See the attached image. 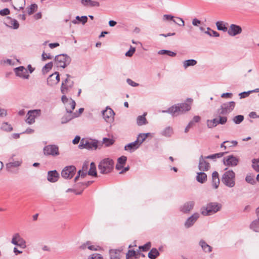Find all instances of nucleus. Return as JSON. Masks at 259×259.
<instances>
[{
  "label": "nucleus",
  "instance_id": "52",
  "mask_svg": "<svg viewBox=\"0 0 259 259\" xmlns=\"http://www.w3.org/2000/svg\"><path fill=\"white\" fill-rule=\"evenodd\" d=\"M259 162V160L257 159H253L252 160V167L256 172H259V165L257 163Z\"/></svg>",
  "mask_w": 259,
  "mask_h": 259
},
{
  "label": "nucleus",
  "instance_id": "3",
  "mask_svg": "<svg viewBox=\"0 0 259 259\" xmlns=\"http://www.w3.org/2000/svg\"><path fill=\"white\" fill-rule=\"evenodd\" d=\"M191 108V105L187 103H181L175 104L172 106V108L170 111L174 112L175 116L184 114L190 110Z\"/></svg>",
  "mask_w": 259,
  "mask_h": 259
},
{
  "label": "nucleus",
  "instance_id": "26",
  "mask_svg": "<svg viewBox=\"0 0 259 259\" xmlns=\"http://www.w3.org/2000/svg\"><path fill=\"white\" fill-rule=\"evenodd\" d=\"M174 134V130L172 127L168 126L164 128L160 132V135L165 137H171Z\"/></svg>",
  "mask_w": 259,
  "mask_h": 259
},
{
  "label": "nucleus",
  "instance_id": "7",
  "mask_svg": "<svg viewBox=\"0 0 259 259\" xmlns=\"http://www.w3.org/2000/svg\"><path fill=\"white\" fill-rule=\"evenodd\" d=\"M44 154L46 156H57L60 154L59 147L56 145H48L43 149Z\"/></svg>",
  "mask_w": 259,
  "mask_h": 259
},
{
  "label": "nucleus",
  "instance_id": "16",
  "mask_svg": "<svg viewBox=\"0 0 259 259\" xmlns=\"http://www.w3.org/2000/svg\"><path fill=\"white\" fill-rule=\"evenodd\" d=\"M102 114L106 122H112L113 121L114 112L110 108H107L106 110H103Z\"/></svg>",
  "mask_w": 259,
  "mask_h": 259
},
{
  "label": "nucleus",
  "instance_id": "41",
  "mask_svg": "<svg viewBox=\"0 0 259 259\" xmlns=\"http://www.w3.org/2000/svg\"><path fill=\"white\" fill-rule=\"evenodd\" d=\"M245 181L247 183L253 185H255L256 182V180L254 179V176L250 174L246 176Z\"/></svg>",
  "mask_w": 259,
  "mask_h": 259
},
{
  "label": "nucleus",
  "instance_id": "10",
  "mask_svg": "<svg viewBox=\"0 0 259 259\" xmlns=\"http://www.w3.org/2000/svg\"><path fill=\"white\" fill-rule=\"evenodd\" d=\"M76 167L71 165L66 166L61 172L62 177L65 179H71L76 172Z\"/></svg>",
  "mask_w": 259,
  "mask_h": 259
},
{
  "label": "nucleus",
  "instance_id": "62",
  "mask_svg": "<svg viewBox=\"0 0 259 259\" xmlns=\"http://www.w3.org/2000/svg\"><path fill=\"white\" fill-rule=\"evenodd\" d=\"M10 12L9 9L5 8L0 11V15L3 16H7L10 14Z\"/></svg>",
  "mask_w": 259,
  "mask_h": 259
},
{
  "label": "nucleus",
  "instance_id": "38",
  "mask_svg": "<svg viewBox=\"0 0 259 259\" xmlns=\"http://www.w3.org/2000/svg\"><path fill=\"white\" fill-rule=\"evenodd\" d=\"M250 228L254 232H259V219H256L251 222Z\"/></svg>",
  "mask_w": 259,
  "mask_h": 259
},
{
  "label": "nucleus",
  "instance_id": "25",
  "mask_svg": "<svg viewBox=\"0 0 259 259\" xmlns=\"http://www.w3.org/2000/svg\"><path fill=\"white\" fill-rule=\"evenodd\" d=\"M174 17L170 15L165 14V15H164L163 16V20L164 21H172L174 22L177 24L179 26H184L185 25V22H184V21L183 20V19H182L181 18H177V19H178L180 20V21L181 22V23H179L176 22V21L174 19Z\"/></svg>",
  "mask_w": 259,
  "mask_h": 259
},
{
  "label": "nucleus",
  "instance_id": "57",
  "mask_svg": "<svg viewBox=\"0 0 259 259\" xmlns=\"http://www.w3.org/2000/svg\"><path fill=\"white\" fill-rule=\"evenodd\" d=\"M143 134H140L137 138L136 141L138 142L139 145L140 146L142 143L146 140V138L145 137H143Z\"/></svg>",
  "mask_w": 259,
  "mask_h": 259
},
{
  "label": "nucleus",
  "instance_id": "30",
  "mask_svg": "<svg viewBox=\"0 0 259 259\" xmlns=\"http://www.w3.org/2000/svg\"><path fill=\"white\" fill-rule=\"evenodd\" d=\"M120 253L119 249H111L109 251L110 259H120Z\"/></svg>",
  "mask_w": 259,
  "mask_h": 259
},
{
  "label": "nucleus",
  "instance_id": "24",
  "mask_svg": "<svg viewBox=\"0 0 259 259\" xmlns=\"http://www.w3.org/2000/svg\"><path fill=\"white\" fill-rule=\"evenodd\" d=\"M220 181L219 177V174L217 171H214L212 174V185L214 189L219 187Z\"/></svg>",
  "mask_w": 259,
  "mask_h": 259
},
{
  "label": "nucleus",
  "instance_id": "49",
  "mask_svg": "<svg viewBox=\"0 0 259 259\" xmlns=\"http://www.w3.org/2000/svg\"><path fill=\"white\" fill-rule=\"evenodd\" d=\"M207 31H205V33L209 35V36H214V37H219L220 36V34L215 31L211 30L210 28L208 27Z\"/></svg>",
  "mask_w": 259,
  "mask_h": 259
},
{
  "label": "nucleus",
  "instance_id": "37",
  "mask_svg": "<svg viewBox=\"0 0 259 259\" xmlns=\"http://www.w3.org/2000/svg\"><path fill=\"white\" fill-rule=\"evenodd\" d=\"M159 255V252L156 248H153L148 253V256L150 259H156Z\"/></svg>",
  "mask_w": 259,
  "mask_h": 259
},
{
  "label": "nucleus",
  "instance_id": "1",
  "mask_svg": "<svg viewBox=\"0 0 259 259\" xmlns=\"http://www.w3.org/2000/svg\"><path fill=\"white\" fill-rule=\"evenodd\" d=\"M114 161L110 158H105L101 160L98 165V169L100 173L107 174L113 169Z\"/></svg>",
  "mask_w": 259,
  "mask_h": 259
},
{
  "label": "nucleus",
  "instance_id": "21",
  "mask_svg": "<svg viewBox=\"0 0 259 259\" xmlns=\"http://www.w3.org/2000/svg\"><path fill=\"white\" fill-rule=\"evenodd\" d=\"M59 177V173L56 170H51L48 172L47 180L51 183L57 182Z\"/></svg>",
  "mask_w": 259,
  "mask_h": 259
},
{
  "label": "nucleus",
  "instance_id": "61",
  "mask_svg": "<svg viewBox=\"0 0 259 259\" xmlns=\"http://www.w3.org/2000/svg\"><path fill=\"white\" fill-rule=\"evenodd\" d=\"M135 51V48L131 47L130 50L125 53V56L127 57H132Z\"/></svg>",
  "mask_w": 259,
  "mask_h": 259
},
{
  "label": "nucleus",
  "instance_id": "22",
  "mask_svg": "<svg viewBox=\"0 0 259 259\" xmlns=\"http://www.w3.org/2000/svg\"><path fill=\"white\" fill-rule=\"evenodd\" d=\"M13 7L14 9L17 11L23 10L25 5V0H13Z\"/></svg>",
  "mask_w": 259,
  "mask_h": 259
},
{
  "label": "nucleus",
  "instance_id": "36",
  "mask_svg": "<svg viewBox=\"0 0 259 259\" xmlns=\"http://www.w3.org/2000/svg\"><path fill=\"white\" fill-rule=\"evenodd\" d=\"M88 175L94 177H97L96 166L94 162H92L90 164V168L88 171Z\"/></svg>",
  "mask_w": 259,
  "mask_h": 259
},
{
  "label": "nucleus",
  "instance_id": "54",
  "mask_svg": "<svg viewBox=\"0 0 259 259\" xmlns=\"http://www.w3.org/2000/svg\"><path fill=\"white\" fill-rule=\"evenodd\" d=\"M76 19L77 20L78 23L80 22L84 25L88 21V17L86 16L79 17L78 16L76 17Z\"/></svg>",
  "mask_w": 259,
  "mask_h": 259
},
{
  "label": "nucleus",
  "instance_id": "35",
  "mask_svg": "<svg viewBox=\"0 0 259 259\" xmlns=\"http://www.w3.org/2000/svg\"><path fill=\"white\" fill-rule=\"evenodd\" d=\"M79 248L82 250L85 249L86 248H88L91 250H97V248L95 246L91 245V242L90 241H87V242L82 244L79 246Z\"/></svg>",
  "mask_w": 259,
  "mask_h": 259
},
{
  "label": "nucleus",
  "instance_id": "2",
  "mask_svg": "<svg viewBox=\"0 0 259 259\" xmlns=\"http://www.w3.org/2000/svg\"><path fill=\"white\" fill-rule=\"evenodd\" d=\"M222 207V205L217 202L208 203L205 207L201 209V213L203 215H210L219 211Z\"/></svg>",
  "mask_w": 259,
  "mask_h": 259
},
{
  "label": "nucleus",
  "instance_id": "63",
  "mask_svg": "<svg viewBox=\"0 0 259 259\" xmlns=\"http://www.w3.org/2000/svg\"><path fill=\"white\" fill-rule=\"evenodd\" d=\"M126 82L129 85H130L132 87H137L139 85V84L138 83L134 82V81H133L132 79H131L130 78L127 79Z\"/></svg>",
  "mask_w": 259,
  "mask_h": 259
},
{
  "label": "nucleus",
  "instance_id": "13",
  "mask_svg": "<svg viewBox=\"0 0 259 259\" xmlns=\"http://www.w3.org/2000/svg\"><path fill=\"white\" fill-rule=\"evenodd\" d=\"M210 168L209 163L205 156L201 155L199 159L198 168L201 171H208Z\"/></svg>",
  "mask_w": 259,
  "mask_h": 259
},
{
  "label": "nucleus",
  "instance_id": "51",
  "mask_svg": "<svg viewBox=\"0 0 259 259\" xmlns=\"http://www.w3.org/2000/svg\"><path fill=\"white\" fill-rule=\"evenodd\" d=\"M103 143L105 144L106 146H109L114 143V140L111 139L104 138L103 139Z\"/></svg>",
  "mask_w": 259,
  "mask_h": 259
},
{
  "label": "nucleus",
  "instance_id": "48",
  "mask_svg": "<svg viewBox=\"0 0 259 259\" xmlns=\"http://www.w3.org/2000/svg\"><path fill=\"white\" fill-rule=\"evenodd\" d=\"M88 172L82 171L81 170H79L78 171L77 175L74 178V181L76 182L78 180L79 177L81 178H84L88 174Z\"/></svg>",
  "mask_w": 259,
  "mask_h": 259
},
{
  "label": "nucleus",
  "instance_id": "23",
  "mask_svg": "<svg viewBox=\"0 0 259 259\" xmlns=\"http://www.w3.org/2000/svg\"><path fill=\"white\" fill-rule=\"evenodd\" d=\"M140 147L139 144L136 140L133 142L130 143L124 146V150L132 152Z\"/></svg>",
  "mask_w": 259,
  "mask_h": 259
},
{
  "label": "nucleus",
  "instance_id": "44",
  "mask_svg": "<svg viewBox=\"0 0 259 259\" xmlns=\"http://www.w3.org/2000/svg\"><path fill=\"white\" fill-rule=\"evenodd\" d=\"M84 110V109L82 108H81L79 109L78 110V113H74L73 114V115L71 117H70L68 119H66V120H63V121H62V123H67V122L69 121L70 120H71L72 119L75 118V117H77L78 116H79L80 114H81L82 112Z\"/></svg>",
  "mask_w": 259,
  "mask_h": 259
},
{
  "label": "nucleus",
  "instance_id": "32",
  "mask_svg": "<svg viewBox=\"0 0 259 259\" xmlns=\"http://www.w3.org/2000/svg\"><path fill=\"white\" fill-rule=\"evenodd\" d=\"M197 62L195 59H189L185 60L183 62V66L185 69L190 66H194L197 64Z\"/></svg>",
  "mask_w": 259,
  "mask_h": 259
},
{
  "label": "nucleus",
  "instance_id": "20",
  "mask_svg": "<svg viewBox=\"0 0 259 259\" xmlns=\"http://www.w3.org/2000/svg\"><path fill=\"white\" fill-rule=\"evenodd\" d=\"M194 205V201H188L180 206V210L184 213H188L193 209Z\"/></svg>",
  "mask_w": 259,
  "mask_h": 259
},
{
  "label": "nucleus",
  "instance_id": "11",
  "mask_svg": "<svg viewBox=\"0 0 259 259\" xmlns=\"http://www.w3.org/2000/svg\"><path fill=\"white\" fill-rule=\"evenodd\" d=\"M11 243L16 246L22 248L26 247L25 240L20 236L19 233H15L13 235Z\"/></svg>",
  "mask_w": 259,
  "mask_h": 259
},
{
  "label": "nucleus",
  "instance_id": "39",
  "mask_svg": "<svg viewBox=\"0 0 259 259\" xmlns=\"http://www.w3.org/2000/svg\"><path fill=\"white\" fill-rule=\"evenodd\" d=\"M226 153V152H220L218 153H215V154H211L210 155H208V156H206L205 157L207 159H210L215 160L217 158H219L222 157Z\"/></svg>",
  "mask_w": 259,
  "mask_h": 259
},
{
  "label": "nucleus",
  "instance_id": "19",
  "mask_svg": "<svg viewBox=\"0 0 259 259\" xmlns=\"http://www.w3.org/2000/svg\"><path fill=\"white\" fill-rule=\"evenodd\" d=\"M4 24L8 27L12 28L14 29H17L19 27L18 22L10 17H7L4 20Z\"/></svg>",
  "mask_w": 259,
  "mask_h": 259
},
{
  "label": "nucleus",
  "instance_id": "56",
  "mask_svg": "<svg viewBox=\"0 0 259 259\" xmlns=\"http://www.w3.org/2000/svg\"><path fill=\"white\" fill-rule=\"evenodd\" d=\"M136 252L134 250H129L126 254V259H131V257L136 256Z\"/></svg>",
  "mask_w": 259,
  "mask_h": 259
},
{
  "label": "nucleus",
  "instance_id": "45",
  "mask_svg": "<svg viewBox=\"0 0 259 259\" xmlns=\"http://www.w3.org/2000/svg\"><path fill=\"white\" fill-rule=\"evenodd\" d=\"M55 77V74H52L48 77V78H47L48 85L50 86H53L55 84H57Z\"/></svg>",
  "mask_w": 259,
  "mask_h": 259
},
{
  "label": "nucleus",
  "instance_id": "28",
  "mask_svg": "<svg viewBox=\"0 0 259 259\" xmlns=\"http://www.w3.org/2000/svg\"><path fill=\"white\" fill-rule=\"evenodd\" d=\"M202 249L206 253H210L212 251V247L209 245L204 240H201L199 243Z\"/></svg>",
  "mask_w": 259,
  "mask_h": 259
},
{
  "label": "nucleus",
  "instance_id": "33",
  "mask_svg": "<svg viewBox=\"0 0 259 259\" xmlns=\"http://www.w3.org/2000/svg\"><path fill=\"white\" fill-rule=\"evenodd\" d=\"M228 25L227 23H225L223 21H217L216 22V26L217 29L219 30H221L224 32H226L228 31V28L227 26Z\"/></svg>",
  "mask_w": 259,
  "mask_h": 259
},
{
  "label": "nucleus",
  "instance_id": "18",
  "mask_svg": "<svg viewBox=\"0 0 259 259\" xmlns=\"http://www.w3.org/2000/svg\"><path fill=\"white\" fill-rule=\"evenodd\" d=\"M16 75L20 77L28 79L29 75L27 69L23 66H19L14 69Z\"/></svg>",
  "mask_w": 259,
  "mask_h": 259
},
{
  "label": "nucleus",
  "instance_id": "15",
  "mask_svg": "<svg viewBox=\"0 0 259 259\" xmlns=\"http://www.w3.org/2000/svg\"><path fill=\"white\" fill-rule=\"evenodd\" d=\"M242 31V28L239 25L232 24L228 29V33L230 36H234L240 34Z\"/></svg>",
  "mask_w": 259,
  "mask_h": 259
},
{
  "label": "nucleus",
  "instance_id": "17",
  "mask_svg": "<svg viewBox=\"0 0 259 259\" xmlns=\"http://www.w3.org/2000/svg\"><path fill=\"white\" fill-rule=\"evenodd\" d=\"M199 217V213L198 212H195L193 213L191 216L189 217L185 222L184 226L185 228H189L193 226Z\"/></svg>",
  "mask_w": 259,
  "mask_h": 259
},
{
  "label": "nucleus",
  "instance_id": "40",
  "mask_svg": "<svg viewBox=\"0 0 259 259\" xmlns=\"http://www.w3.org/2000/svg\"><path fill=\"white\" fill-rule=\"evenodd\" d=\"M98 147V142L97 141H90L87 140V144L86 146V149L91 150V149H96Z\"/></svg>",
  "mask_w": 259,
  "mask_h": 259
},
{
  "label": "nucleus",
  "instance_id": "9",
  "mask_svg": "<svg viewBox=\"0 0 259 259\" xmlns=\"http://www.w3.org/2000/svg\"><path fill=\"white\" fill-rule=\"evenodd\" d=\"M40 114L41 110L40 109L29 110L26 115V122L29 124L34 123L35 118L39 116Z\"/></svg>",
  "mask_w": 259,
  "mask_h": 259
},
{
  "label": "nucleus",
  "instance_id": "12",
  "mask_svg": "<svg viewBox=\"0 0 259 259\" xmlns=\"http://www.w3.org/2000/svg\"><path fill=\"white\" fill-rule=\"evenodd\" d=\"M61 100L62 102L66 104V110L67 113H71L75 107V102L72 99L70 100L64 95L62 96Z\"/></svg>",
  "mask_w": 259,
  "mask_h": 259
},
{
  "label": "nucleus",
  "instance_id": "5",
  "mask_svg": "<svg viewBox=\"0 0 259 259\" xmlns=\"http://www.w3.org/2000/svg\"><path fill=\"white\" fill-rule=\"evenodd\" d=\"M66 78L63 80L61 87V92L63 94H68L73 87L74 81L72 80V76L69 74H66Z\"/></svg>",
  "mask_w": 259,
  "mask_h": 259
},
{
  "label": "nucleus",
  "instance_id": "34",
  "mask_svg": "<svg viewBox=\"0 0 259 259\" xmlns=\"http://www.w3.org/2000/svg\"><path fill=\"white\" fill-rule=\"evenodd\" d=\"M146 114V113H144L142 115L138 116L137 118V123L138 125L141 126L147 123V119L145 118Z\"/></svg>",
  "mask_w": 259,
  "mask_h": 259
},
{
  "label": "nucleus",
  "instance_id": "53",
  "mask_svg": "<svg viewBox=\"0 0 259 259\" xmlns=\"http://www.w3.org/2000/svg\"><path fill=\"white\" fill-rule=\"evenodd\" d=\"M151 246V243L150 242H148L143 246H140L139 247V248L141 250H142V251H146L150 248Z\"/></svg>",
  "mask_w": 259,
  "mask_h": 259
},
{
  "label": "nucleus",
  "instance_id": "64",
  "mask_svg": "<svg viewBox=\"0 0 259 259\" xmlns=\"http://www.w3.org/2000/svg\"><path fill=\"white\" fill-rule=\"evenodd\" d=\"M251 93V92L250 91L248 92H244L242 93H241L239 94V96H240V98H244L245 97H248L249 94Z\"/></svg>",
  "mask_w": 259,
  "mask_h": 259
},
{
  "label": "nucleus",
  "instance_id": "31",
  "mask_svg": "<svg viewBox=\"0 0 259 259\" xmlns=\"http://www.w3.org/2000/svg\"><path fill=\"white\" fill-rule=\"evenodd\" d=\"M22 163V161L11 162L6 164V169L8 171H12L13 167H19Z\"/></svg>",
  "mask_w": 259,
  "mask_h": 259
},
{
  "label": "nucleus",
  "instance_id": "6",
  "mask_svg": "<svg viewBox=\"0 0 259 259\" xmlns=\"http://www.w3.org/2000/svg\"><path fill=\"white\" fill-rule=\"evenodd\" d=\"M71 58L66 54L57 55L55 58V63L58 67L65 68L71 62Z\"/></svg>",
  "mask_w": 259,
  "mask_h": 259
},
{
  "label": "nucleus",
  "instance_id": "29",
  "mask_svg": "<svg viewBox=\"0 0 259 259\" xmlns=\"http://www.w3.org/2000/svg\"><path fill=\"white\" fill-rule=\"evenodd\" d=\"M196 179L200 183H204L207 181V175L203 171H200L197 173Z\"/></svg>",
  "mask_w": 259,
  "mask_h": 259
},
{
  "label": "nucleus",
  "instance_id": "14",
  "mask_svg": "<svg viewBox=\"0 0 259 259\" xmlns=\"http://www.w3.org/2000/svg\"><path fill=\"white\" fill-rule=\"evenodd\" d=\"M224 164L229 166H235L238 164L239 159L233 155H229L223 159Z\"/></svg>",
  "mask_w": 259,
  "mask_h": 259
},
{
  "label": "nucleus",
  "instance_id": "58",
  "mask_svg": "<svg viewBox=\"0 0 259 259\" xmlns=\"http://www.w3.org/2000/svg\"><path fill=\"white\" fill-rule=\"evenodd\" d=\"M219 118L218 119V124H224L227 121V118L226 116H219Z\"/></svg>",
  "mask_w": 259,
  "mask_h": 259
},
{
  "label": "nucleus",
  "instance_id": "8",
  "mask_svg": "<svg viewBox=\"0 0 259 259\" xmlns=\"http://www.w3.org/2000/svg\"><path fill=\"white\" fill-rule=\"evenodd\" d=\"M235 103L233 101L223 104L220 109H218V113L220 115H226L230 113L234 108Z\"/></svg>",
  "mask_w": 259,
  "mask_h": 259
},
{
  "label": "nucleus",
  "instance_id": "4",
  "mask_svg": "<svg viewBox=\"0 0 259 259\" xmlns=\"http://www.w3.org/2000/svg\"><path fill=\"white\" fill-rule=\"evenodd\" d=\"M235 174L233 170H228L225 172L222 176V182L226 186L232 188L235 185Z\"/></svg>",
  "mask_w": 259,
  "mask_h": 259
},
{
  "label": "nucleus",
  "instance_id": "47",
  "mask_svg": "<svg viewBox=\"0 0 259 259\" xmlns=\"http://www.w3.org/2000/svg\"><path fill=\"white\" fill-rule=\"evenodd\" d=\"M244 120V116L242 115H239L235 116L233 119V122L237 124H240Z\"/></svg>",
  "mask_w": 259,
  "mask_h": 259
},
{
  "label": "nucleus",
  "instance_id": "43",
  "mask_svg": "<svg viewBox=\"0 0 259 259\" xmlns=\"http://www.w3.org/2000/svg\"><path fill=\"white\" fill-rule=\"evenodd\" d=\"M218 118H214L212 120H207V126L208 128H212L218 125Z\"/></svg>",
  "mask_w": 259,
  "mask_h": 259
},
{
  "label": "nucleus",
  "instance_id": "60",
  "mask_svg": "<svg viewBox=\"0 0 259 259\" xmlns=\"http://www.w3.org/2000/svg\"><path fill=\"white\" fill-rule=\"evenodd\" d=\"M87 144V140L82 139L80 142L78 147L80 149H83V148L86 149Z\"/></svg>",
  "mask_w": 259,
  "mask_h": 259
},
{
  "label": "nucleus",
  "instance_id": "46",
  "mask_svg": "<svg viewBox=\"0 0 259 259\" xmlns=\"http://www.w3.org/2000/svg\"><path fill=\"white\" fill-rule=\"evenodd\" d=\"M1 128L6 132H11L13 130L12 126L7 122L2 123Z\"/></svg>",
  "mask_w": 259,
  "mask_h": 259
},
{
  "label": "nucleus",
  "instance_id": "50",
  "mask_svg": "<svg viewBox=\"0 0 259 259\" xmlns=\"http://www.w3.org/2000/svg\"><path fill=\"white\" fill-rule=\"evenodd\" d=\"M37 9V5H36L35 4L31 5L30 7L28 9V11H27L28 14L29 15L32 14L34 12H35L36 11Z\"/></svg>",
  "mask_w": 259,
  "mask_h": 259
},
{
  "label": "nucleus",
  "instance_id": "55",
  "mask_svg": "<svg viewBox=\"0 0 259 259\" xmlns=\"http://www.w3.org/2000/svg\"><path fill=\"white\" fill-rule=\"evenodd\" d=\"M88 259H104L102 255L99 253H94L90 255Z\"/></svg>",
  "mask_w": 259,
  "mask_h": 259
},
{
  "label": "nucleus",
  "instance_id": "59",
  "mask_svg": "<svg viewBox=\"0 0 259 259\" xmlns=\"http://www.w3.org/2000/svg\"><path fill=\"white\" fill-rule=\"evenodd\" d=\"M127 157L125 156H122L119 157L117 159V163L120 164H124L126 161Z\"/></svg>",
  "mask_w": 259,
  "mask_h": 259
},
{
  "label": "nucleus",
  "instance_id": "27",
  "mask_svg": "<svg viewBox=\"0 0 259 259\" xmlns=\"http://www.w3.org/2000/svg\"><path fill=\"white\" fill-rule=\"evenodd\" d=\"M81 3L85 7H99L100 3L97 1L92 0H81Z\"/></svg>",
  "mask_w": 259,
  "mask_h": 259
},
{
  "label": "nucleus",
  "instance_id": "42",
  "mask_svg": "<svg viewBox=\"0 0 259 259\" xmlns=\"http://www.w3.org/2000/svg\"><path fill=\"white\" fill-rule=\"evenodd\" d=\"M159 55H167L170 57H175L177 54L174 52L166 50H161L158 52Z\"/></svg>",
  "mask_w": 259,
  "mask_h": 259
}]
</instances>
